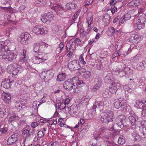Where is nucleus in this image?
<instances>
[{"label":"nucleus","instance_id":"obj_1","mask_svg":"<svg viewBox=\"0 0 146 146\" xmlns=\"http://www.w3.org/2000/svg\"><path fill=\"white\" fill-rule=\"evenodd\" d=\"M28 62V57L26 56V51L23 50L19 61V64H23L22 66L16 63H12L7 67L8 73L14 76L17 75L19 72L21 73L23 71V68L26 67L25 66L27 65Z\"/></svg>","mask_w":146,"mask_h":146},{"label":"nucleus","instance_id":"obj_2","mask_svg":"<svg viewBox=\"0 0 146 146\" xmlns=\"http://www.w3.org/2000/svg\"><path fill=\"white\" fill-rule=\"evenodd\" d=\"M113 113L112 111L106 110L99 117L101 121L104 124H108L109 122L112 121L113 117Z\"/></svg>","mask_w":146,"mask_h":146},{"label":"nucleus","instance_id":"obj_3","mask_svg":"<svg viewBox=\"0 0 146 146\" xmlns=\"http://www.w3.org/2000/svg\"><path fill=\"white\" fill-rule=\"evenodd\" d=\"M46 54L44 52H39L36 56H34L33 61L35 64H39L47 60Z\"/></svg>","mask_w":146,"mask_h":146},{"label":"nucleus","instance_id":"obj_4","mask_svg":"<svg viewBox=\"0 0 146 146\" xmlns=\"http://www.w3.org/2000/svg\"><path fill=\"white\" fill-rule=\"evenodd\" d=\"M78 80L77 77H74L71 79H69L65 81L63 84V87L66 90L70 91L73 88L74 84L76 81Z\"/></svg>","mask_w":146,"mask_h":146},{"label":"nucleus","instance_id":"obj_5","mask_svg":"<svg viewBox=\"0 0 146 146\" xmlns=\"http://www.w3.org/2000/svg\"><path fill=\"white\" fill-rule=\"evenodd\" d=\"M33 31L36 35L41 34L43 35L47 34L48 31L47 28L41 25L35 26L33 28Z\"/></svg>","mask_w":146,"mask_h":146},{"label":"nucleus","instance_id":"obj_6","mask_svg":"<svg viewBox=\"0 0 146 146\" xmlns=\"http://www.w3.org/2000/svg\"><path fill=\"white\" fill-rule=\"evenodd\" d=\"M17 55L15 53L10 52L9 50L6 51L4 56L3 59L8 63L15 60L16 58Z\"/></svg>","mask_w":146,"mask_h":146},{"label":"nucleus","instance_id":"obj_7","mask_svg":"<svg viewBox=\"0 0 146 146\" xmlns=\"http://www.w3.org/2000/svg\"><path fill=\"white\" fill-rule=\"evenodd\" d=\"M68 67L69 69L71 70H77L80 69L81 66L78 62L76 60H74L70 62L68 64Z\"/></svg>","mask_w":146,"mask_h":146},{"label":"nucleus","instance_id":"obj_8","mask_svg":"<svg viewBox=\"0 0 146 146\" xmlns=\"http://www.w3.org/2000/svg\"><path fill=\"white\" fill-rule=\"evenodd\" d=\"M31 37V36L28 33H23L20 36V41L23 44H26L28 43V41Z\"/></svg>","mask_w":146,"mask_h":146},{"label":"nucleus","instance_id":"obj_9","mask_svg":"<svg viewBox=\"0 0 146 146\" xmlns=\"http://www.w3.org/2000/svg\"><path fill=\"white\" fill-rule=\"evenodd\" d=\"M83 83L82 80H78L76 81L75 84H74V86L73 89L74 92H75L78 93L82 91L81 85Z\"/></svg>","mask_w":146,"mask_h":146},{"label":"nucleus","instance_id":"obj_10","mask_svg":"<svg viewBox=\"0 0 146 146\" xmlns=\"http://www.w3.org/2000/svg\"><path fill=\"white\" fill-rule=\"evenodd\" d=\"M121 86L119 83L112 82L109 88V91L112 94H115L118 89L120 88Z\"/></svg>","mask_w":146,"mask_h":146},{"label":"nucleus","instance_id":"obj_11","mask_svg":"<svg viewBox=\"0 0 146 146\" xmlns=\"http://www.w3.org/2000/svg\"><path fill=\"white\" fill-rule=\"evenodd\" d=\"M125 119V116L123 115H120L116 118L115 122L119 127L121 128H123V121Z\"/></svg>","mask_w":146,"mask_h":146},{"label":"nucleus","instance_id":"obj_12","mask_svg":"<svg viewBox=\"0 0 146 146\" xmlns=\"http://www.w3.org/2000/svg\"><path fill=\"white\" fill-rule=\"evenodd\" d=\"M131 130V132H133L131 135L134 138V140L137 142L139 141L141 139V137L139 135L137 134L136 132V128L135 125H133V127H132Z\"/></svg>","mask_w":146,"mask_h":146},{"label":"nucleus","instance_id":"obj_13","mask_svg":"<svg viewBox=\"0 0 146 146\" xmlns=\"http://www.w3.org/2000/svg\"><path fill=\"white\" fill-rule=\"evenodd\" d=\"M143 36L138 34H133L130 38V40L135 43H138L143 39Z\"/></svg>","mask_w":146,"mask_h":146},{"label":"nucleus","instance_id":"obj_14","mask_svg":"<svg viewBox=\"0 0 146 146\" xmlns=\"http://www.w3.org/2000/svg\"><path fill=\"white\" fill-rule=\"evenodd\" d=\"M17 134H14L12 135L11 137H9L7 141V144L8 145H11L12 144H14V145L15 144V142L17 141Z\"/></svg>","mask_w":146,"mask_h":146},{"label":"nucleus","instance_id":"obj_15","mask_svg":"<svg viewBox=\"0 0 146 146\" xmlns=\"http://www.w3.org/2000/svg\"><path fill=\"white\" fill-rule=\"evenodd\" d=\"M67 48V52L71 51L73 52L75 50L76 48V46L73 43V41L72 40L68 42L66 44Z\"/></svg>","mask_w":146,"mask_h":146},{"label":"nucleus","instance_id":"obj_16","mask_svg":"<svg viewBox=\"0 0 146 146\" xmlns=\"http://www.w3.org/2000/svg\"><path fill=\"white\" fill-rule=\"evenodd\" d=\"M2 97L4 102L6 103L9 104L11 102V96L8 93L3 92L2 94Z\"/></svg>","mask_w":146,"mask_h":146},{"label":"nucleus","instance_id":"obj_17","mask_svg":"<svg viewBox=\"0 0 146 146\" xmlns=\"http://www.w3.org/2000/svg\"><path fill=\"white\" fill-rule=\"evenodd\" d=\"M13 82V80L11 81L10 79H8L5 81L2 82L1 85L4 88L8 89L10 88Z\"/></svg>","mask_w":146,"mask_h":146},{"label":"nucleus","instance_id":"obj_18","mask_svg":"<svg viewBox=\"0 0 146 146\" xmlns=\"http://www.w3.org/2000/svg\"><path fill=\"white\" fill-rule=\"evenodd\" d=\"M9 40H6L0 42V49L2 50V48L4 49V51H7L9 50H8V44L9 43Z\"/></svg>","mask_w":146,"mask_h":146},{"label":"nucleus","instance_id":"obj_19","mask_svg":"<svg viewBox=\"0 0 146 146\" xmlns=\"http://www.w3.org/2000/svg\"><path fill=\"white\" fill-rule=\"evenodd\" d=\"M104 106V104L103 102L97 101L96 102L95 105H94V108L99 110L100 111H101L103 109Z\"/></svg>","mask_w":146,"mask_h":146},{"label":"nucleus","instance_id":"obj_20","mask_svg":"<svg viewBox=\"0 0 146 146\" xmlns=\"http://www.w3.org/2000/svg\"><path fill=\"white\" fill-rule=\"evenodd\" d=\"M6 113V108L4 105L1 104H0V118H3L4 115Z\"/></svg>","mask_w":146,"mask_h":146},{"label":"nucleus","instance_id":"obj_21","mask_svg":"<svg viewBox=\"0 0 146 146\" xmlns=\"http://www.w3.org/2000/svg\"><path fill=\"white\" fill-rule=\"evenodd\" d=\"M68 109L69 113L71 114H73L74 115L77 112L78 108L72 105L71 107H68Z\"/></svg>","mask_w":146,"mask_h":146},{"label":"nucleus","instance_id":"obj_22","mask_svg":"<svg viewBox=\"0 0 146 146\" xmlns=\"http://www.w3.org/2000/svg\"><path fill=\"white\" fill-rule=\"evenodd\" d=\"M146 62L145 61H143L141 62H139L136 66V69L139 71H142L144 68V65Z\"/></svg>","mask_w":146,"mask_h":146},{"label":"nucleus","instance_id":"obj_23","mask_svg":"<svg viewBox=\"0 0 146 146\" xmlns=\"http://www.w3.org/2000/svg\"><path fill=\"white\" fill-rule=\"evenodd\" d=\"M142 103L144 108L141 112V116L142 117H146V99L142 100Z\"/></svg>","mask_w":146,"mask_h":146},{"label":"nucleus","instance_id":"obj_24","mask_svg":"<svg viewBox=\"0 0 146 146\" xmlns=\"http://www.w3.org/2000/svg\"><path fill=\"white\" fill-rule=\"evenodd\" d=\"M145 21H143L139 19L136 25L139 29H143L145 27Z\"/></svg>","mask_w":146,"mask_h":146},{"label":"nucleus","instance_id":"obj_25","mask_svg":"<svg viewBox=\"0 0 146 146\" xmlns=\"http://www.w3.org/2000/svg\"><path fill=\"white\" fill-rule=\"evenodd\" d=\"M19 117L15 115H14L12 116L9 115L8 116V120L9 122H11L14 121H15L17 120H19Z\"/></svg>","mask_w":146,"mask_h":146},{"label":"nucleus","instance_id":"obj_26","mask_svg":"<svg viewBox=\"0 0 146 146\" xmlns=\"http://www.w3.org/2000/svg\"><path fill=\"white\" fill-rule=\"evenodd\" d=\"M76 5L73 3H69L65 5L66 8L68 10H71L75 9Z\"/></svg>","mask_w":146,"mask_h":146},{"label":"nucleus","instance_id":"obj_27","mask_svg":"<svg viewBox=\"0 0 146 146\" xmlns=\"http://www.w3.org/2000/svg\"><path fill=\"white\" fill-rule=\"evenodd\" d=\"M110 18L111 17L110 15L106 13L104 15L103 21L106 24H108Z\"/></svg>","mask_w":146,"mask_h":146},{"label":"nucleus","instance_id":"obj_28","mask_svg":"<svg viewBox=\"0 0 146 146\" xmlns=\"http://www.w3.org/2000/svg\"><path fill=\"white\" fill-rule=\"evenodd\" d=\"M143 122L141 123L139 126L140 130L144 135H146V126L143 124Z\"/></svg>","mask_w":146,"mask_h":146},{"label":"nucleus","instance_id":"obj_29","mask_svg":"<svg viewBox=\"0 0 146 146\" xmlns=\"http://www.w3.org/2000/svg\"><path fill=\"white\" fill-rule=\"evenodd\" d=\"M142 2L141 0H134L131 2L130 4L134 7H137L140 5Z\"/></svg>","mask_w":146,"mask_h":146},{"label":"nucleus","instance_id":"obj_30","mask_svg":"<svg viewBox=\"0 0 146 146\" xmlns=\"http://www.w3.org/2000/svg\"><path fill=\"white\" fill-rule=\"evenodd\" d=\"M115 29L113 27L109 28L107 31V34L109 36H113L115 33Z\"/></svg>","mask_w":146,"mask_h":146},{"label":"nucleus","instance_id":"obj_31","mask_svg":"<svg viewBox=\"0 0 146 146\" xmlns=\"http://www.w3.org/2000/svg\"><path fill=\"white\" fill-rule=\"evenodd\" d=\"M101 86V82L100 81L98 82L95 85L92 89V91L95 92L98 90Z\"/></svg>","mask_w":146,"mask_h":146},{"label":"nucleus","instance_id":"obj_32","mask_svg":"<svg viewBox=\"0 0 146 146\" xmlns=\"http://www.w3.org/2000/svg\"><path fill=\"white\" fill-rule=\"evenodd\" d=\"M65 78L66 76L65 74L62 73L58 76L57 80L58 81L61 82L64 81L65 79Z\"/></svg>","mask_w":146,"mask_h":146},{"label":"nucleus","instance_id":"obj_33","mask_svg":"<svg viewBox=\"0 0 146 146\" xmlns=\"http://www.w3.org/2000/svg\"><path fill=\"white\" fill-rule=\"evenodd\" d=\"M46 19H47V22L48 23L50 22L53 20L54 16L52 13L48 12L46 14Z\"/></svg>","mask_w":146,"mask_h":146},{"label":"nucleus","instance_id":"obj_34","mask_svg":"<svg viewBox=\"0 0 146 146\" xmlns=\"http://www.w3.org/2000/svg\"><path fill=\"white\" fill-rule=\"evenodd\" d=\"M133 116H129V119L130 121L132 123V127H133V125H135V126L136 125L135 124H134V123L137 120H137L138 119L137 116L134 117L133 116Z\"/></svg>","mask_w":146,"mask_h":146},{"label":"nucleus","instance_id":"obj_35","mask_svg":"<svg viewBox=\"0 0 146 146\" xmlns=\"http://www.w3.org/2000/svg\"><path fill=\"white\" fill-rule=\"evenodd\" d=\"M119 98L115 99L114 100L113 105L115 108L118 109L120 107Z\"/></svg>","mask_w":146,"mask_h":146},{"label":"nucleus","instance_id":"obj_36","mask_svg":"<svg viewBox=\"0 0 146 146\" xmlns=\"http://www.w3.org/2000/svg\"><path fill=\"white\" fill-rule=\"evenodd\" d=\"M119 104L120 107L124 106L126 104V100L123 98L121 97L119 98Z\"/></svg>","mask_w":146,"mask_h":146},{"label":"nucleus","instance_id":"obj_37","mask_svg":"<svg viewBox=\"0 0 146 146\" xmlns=\"http://www.w3.org/2000/svg\"><path fill=\"white\" fill-rule=\"evenodd\" d=\"M119 69L121 70V73H122L123 74L122 76H124L125 74V72L123 71V70L125 69V66L124 64L121 63L120 66H119L118 67Z\"/></svg>","mask_w":146,"mask_h":146},{"label":"nucleus","instance_id":"obj_38","mask_svg":"<svg viewBox=\"0 0 146 146\" xmlns=\"http://www.w3.org/2000/svg\"><path fill=\"white\" fill-rule=\"evenodd\" d=\"M91 76V73L89 71H87L85 72L84 74L83 77L84 79L88 80Z\"/></svg>","mask_w":146,"mask_h":146},{"label":"nucleus","instance_id":"obj_39","mask_svg":"<svg viewBox=\"0 0 146 146\" xmlns=\"http://www.w3.org/2000/svg\"><path fill=\"white\" fill-rule=\"evenodd\" d=\"M73 43L74 45L77 46H81L82 45V43L80 40L78 38H77L74 40V41L73 42Z\"/></svg>","mask_w":146,"mask_h":146},{"label":"nucleus","instance_id":"obj_40","mask_svg":"<svg viewBox=\"0 0 146 146\" xmlns=\"http://www.w3.org/2000/svg\"><path fill=\"white\" fill-rule=\"evenodd\" d=\"M65 105L64 103H63L61 102L57 103L56 104V106H57L58 108L60 110H63L66 108Z\"/></svg>","mask_w":146,"mask_h":146},{"label":"nucleus","instance_id":"obj_41","mask_svg":"<svg viewBox=\"0 0 146 146\" xmlns=\"http://www.w3.org/2000/svg\"><path fill=\"white\" fill-rule=\"evenodd\" d=\"M46 14L45 13H43L41 15L40 19L43 23H45L47 22V19H46Z\"/></svg>","mask_w":146,"mask_h":146},{"label":"nucleus","instance_id":"obj_42","mask_svg":"<svg viewBox=\"0 0 146 146\" xmlns=\"http://www.w3.org/2000/svg\"><path fill=\"white\" fill-rule=\"evenodd\" d=\"M7 125H4L3 128H1L0 129V135L3 133H5L8 130L7 127L6 126Z\"/></svg>","mask_w":146,"mask_h":146},{"label":"nucleus","instance_id":"obj_43","mask_svg":"<svg viewBox=\"0 0 146 146\" xmlns=\"http://www.w3.org/2000/svg\"><path fill=\"white\" fill-rule=\"evenodd\" d=\"M110 74H108L104 78V80L106 83H110L112 81L111 79Z\"/></svg>","mask_w":146,"mask_h":146},{"label":"nucleus","instance_id":"obj_44","mask_svg":"<svg viewBox=\"0 0 146 146\" xmlns=\"http://www.w3.org/2000/svg\"><path fill=\"white\" fill-rule=\"evenodd\" d=\"M140 56V54H137L135 56L131 58L132 61L134 62H137L139 60Z\"/></svg>","mask_w":146,"mask_h":146},{"label":"nucleus","instance_id":"obj_45","mask_svg":"<svg viewBox=\"0 0 146 146\" xmlns=\"http://www.w3.org/2000/svg\"><path fill=\"white\" fill-rule=\"evenodd\" d=\"M131 86L129 85H125L123 86V89L125 92H127L128 93L131 92L132 90L130 88Z\"/></svg>","mask_w":146,"mask_h":146},{"label":"nucleus","instance_id":"obj_46","mask_svg":"<svg viewBox=\"0 0 146 146\" xmlns=\"http://www.w3.org/2000/svg\"><path fill=\"white\" fill-rule=\"evenodd\" d=\"M41 104L39 103V102L38 101H34L33 103V107L35 110H37L39 106Z\"/></svg>","mask_w":146,"mask_h":146},{"label":"nucleus","instance_id":"obj_47","mask_svg":"<svg viewBox=\"0 0 146 146\" xmlns=\"http://www.w3.org/2000/svg\"><path fill=\"white\" fill-rule=\"evenodd\" d=\"M40 46L38 43H35L33 45V50L34 52H36L39 50Z\"/></svg>","mask_w":146,"mask_h":146},{"label":"nucleus","instance_id":"obj_48","mask_svg":"<svg viewBox=\"0 0 146 146\" xmlns=\"http://www.w3.org/2000/svg\"><path fill=\"white\" fill-rule=\"evenodd\" d=\"M113 71L114 72V74L116 75H118L119 74L120 76H123L122 75L123 74L122 73H121V70L119 68H113Z\"/></svg>","mask_w":146,"mask_h":146},{"label":"nucleus","instance_id":"obj_49","mask_svg":"<svg viewBox=\"0 0 146 146\" xmlns=\"http://www.w3.org/2000/svg\"><path fill=\"white\" fill-rule=\"evenodd\" d=\"M87 21L88 24V27L91 24L93 20V19L92 15L89 16H88L86 19Z\"/></svg>","mask_w":146,"mask_h":146},{"label":"nucleus","instance_id":"obj_50","mask_svg":"<svg viewBox=\"0 0 146 146\" xmlns=\"http://www.w3.org/2000/svg\"><path fill=\"white\" fill-rule=\"evenodd\" d=\"M97 61V62H96V63H97V64H96V68L99 70H102L103 68L102 63L99 60H97L96 62Z\"/></svg>","mask_w":146,"mask_h":146},{"label":"nucleus","instance_id":"obj_51","mask_svg":"<svg viewBox=\"0 0 146 146\" xmlns=\"http://www.w3.org/2000/svg\"><path fill=\"white\" fill-rule=\"evenodd\" d=\"M125 141L124 139V137L123 136H121L120 137L118 140V143L119 144H123L125 143Z\"/></svg>","mask_w":146,"mask_h":146},{"label":"nucleus","instance_id":"obj_52","mask_svg":"<svg viewBox=\"0 0 146 146\" xmlns=\"http://www.w3.org/2000/svg\"><path fill=\"white\" fill-rule=\"evenodd\" d=\"M83 56L84 54H82L80 55L79 60L80 62L82 64L84 65L86 64V62L84 60Z\"/></svg>","mask_w":146,"mask_h":146},{"label":"nucleus","instance_id":"obj_53","mask_svg":"<svg viewBox=\"0 0 146 146\" xmlns=\"http://www.w3.org/2000/svg\"><path fill=\"white\" fill-rule=\"evenodd\" d=\"M22 134L26 137H29L30 135V134L29 133V131L27 129L24 130L22 131Z\"/></svg>","mask_w":146,"mask_h":146},{"label":"nucleus","instance_id":"obj_54","mask_svg":"<svg viewBox=\"0 0 146 146\" xmlns=\"http://www.w3.org/2000/svg\"><path fill=\"white\" fill-rule=\"evenodd\" d=\"M89 100L87 96H84L81 99V102L82 103H87Z\"/></svg>","mask_w":146,"mask_h":146},{"label":"nucleus","instance_id":"obj_55","mask_svg":"<svg viewBox=\"0 0 146 146\" xmlns=\"http://www.w3.org/2000/svg\"><path fill=\"white\" fill-rule=\"evenodd\" d=\"M137 105L138 106L137 108L139 109H141L143 110V106L142 105V101H136Z\"/></svg>","mask_w":146,"mask_h":146},{"label":"nucleus","instance_id":"obj_56","mask_svg":"<svg viewBox=\"0 0 146 146\" xmlns=\"http://www.w3.org/2000/svg\"><path fill=\"white\" fill-rule=\"evenodd\" d=\"M47 98V95L46 94H44L42 98H41L40 101L39 102V103L41 104L45 102Z\"/></svg>","mask_w":146,"mask_h":146},{"label":"nucleus","instance_id":"obj_57","mask_svg":"<svg viewBox=\"0 0 146 146\" xmlns=\"http://www.w3.org/2000/svg\"><path fill=\"white\" fill-rule=\"evenodd\" d=\"M25 6L24 5H22L19 8V11L20 13H24L25 12Z\"/></svg>","mask_w":146,"mask_h":146},{"label":"nucleus","instance_id":"obj_58","mask_svg":"<svg viewBox=\"0 0 146 146\" xmlns=\"http://www.w3.org/2000/svg\"><path fill=\"white\" fill-rule=\"evenodd\" d=\"M109 90H107L103 91L102 93V95L104 98L108 97L109 96V93L108 92Z\"/></svg>","mask_w":146,"mask_h":146},{"label":"nucleus","instance_id":"obj_59","mask_svg":"<svg viewBox=\"0 0 146 146\" xmlns=\"http://www.w3.org/2000/svg\"><path fill=\"white\" fill-rule=\"evenodd\" d=\"M6 51H4V49L2 48V49H0V57L1 56L2 58L3 59V56H4Z\"/></svg>","mask_w":146,"mask_h":146},{"label":"nucleus","instance_id":"obj_60","mask_svg":"<svg viewBox=\"0 0 146 146\" xmlns=\"http://www.w3.org/2000/svg\"><path fill=\"white\" fill-rule=\"evenodd\" d=\"M59 29L58 27V26L57 25H55L53 27L52 29V31L55 33H56L58 32L59 31Z\"/></svg>","mask_w":146,"mask_h":146},{"label":"nucleus","instance_id":"obj_61","mask_svg":"<svg viewBox=\"0 0 146 146\" xmlns=\"http://www.w3.org/2000/svg\"><path fill=\"white\" fill-rule=\"evenodd\" d=\"M15 104L16 107L22 108V105L21 104L20 101H15Z\"/></svg>","mask_w":146,"mask_h":146},{"label":"nucleus","instance_id":"obj_62","mask_svg":"<svg viewBox=\"0 0 146 146\" xmlns=\"http://www.w3.org/2000/svg\"><path fill=\"white\" fill-rule=\"evenodd\" d=\"M64 46L63 43L61 42L59 45V47L57 48L58 49L60 50V52L62 51V50H63Z\"/></svg>","mask_w":146,"mask_h":146},{"label":"nucleus","instance_id":"obj_63","mask_svg":"<svg viewBox=\"0 0 146 146\" xmlns=\"http://www.w3.org/2000/svg\"><path fill=\"white\" fill-rule=\"evenodd\" d=\"M37 135L39 138H41L44 136V133L43 131H38Z\"/></svg>","mask_w":146,"mask_h":146},{"label":"nucleus","instance_id":"obj_64","mask_svg":"<svg viewBox=\"0 0 146 146\" xmlns=\"http://www.w3.org/2000/svg\"><path fill=\"white\" fill-rule=\"evenodd\" d=\"M39 125V123L38 122H33L31 124V126L32 127L35 128L37 126Z\"/></svg>","mask_w":146,"mask_h":146}]
</instances>
